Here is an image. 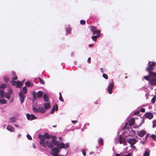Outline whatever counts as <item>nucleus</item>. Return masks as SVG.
<instances>
[{
  "instance_id": "34",
  "label": "nucleus",
  "mask_w": 156,
  "mask_h": 156,
  "mask_svg": "<svg viewBox=\"0 0 156 156\" xmlns=\"http://www.w3.org/2000/svg\"><path fill=\"white\" fill-rule=\"evenodd\" d=\"M38 78L39 79V81L41 84H45L44 81L42 79L39 77Z\"/></svg>"
},
{
  "instance_id": "58",
  "label": "nucleus",
  "mask_w": 156,
  "mask_h": 156,
  "mask_svg": "<svg viewBox=\"0 0 156 156\" xmlns=\"http://www.w3.org/2000/svg\"><path fill=\"white\" fill-rule=\"evenodd\" d=\"M143 123H141V124H140V125H138V126H134V128H137L138 127V126H140Z\"/></svg>"
},
{
  "instance_id": "44",
  "label": "nucleus",
  "mask_w": 156,
  "mask_h": 156,
  "mask_svg": "<svg viewBox=\"0 0 156 156\" xmlns=\"http://www.w3.org/2000/svg\"><path fill=\"white\" fill-rule=\"evenodd\" d=\"M50 138H52L53 139L52 140H55L56 138V137L55 136L51 135L50 136Z\"/></svg>"
},
{
  "instance_id": "1",
  "label": "nucleus",
  "mask_w": 156,
  "mask_h": 156,
  "mask_svg": "<svg viewBox=\"0 0 156 156\" xmlns=\"http://www.w3.org/2000/svg\"><path fill=\"white\" fill-rule=\"evenodd\" d=\"M46 143L48 147L50 148L54 147V145L60 149L63 148L67 149L69 147V144L68 143L66 144L63 143H59L58 141L54 140H52L51 141H46Z\"/></svg>"
},
{
  "instance_id": "39",
  "label": "nucleus",
  "mask_w": 156,
  "mask_h": 156,
  "mask_svg": "<svg viewBox=\"0 0 156 156\" xmlns=\"http://www.w3.org/2000/svg\"><path fill=\"white\" fill-rule=\"evenodd\" d=\"M103 142V139H102L101 138L99 139L98 141V142L101 145Z\"/></svg>"
},
{
  "instance_id": "55",
  "label": "nucleus",
  "mask_w": 156,
  "mask_h": 156,
  "mask_svg": "<svg viewBox=\"0 0 156 156\" xmlns=\"http://www.w3.org/2000/svg\"><path fill=\"white\" fill-rule=\"evenodd\" d=\"M140 111L142 112H145V109L144 108H142L141 109Z\"/></svg>"
},
{
  "instance_id": "47",
  "label": "nucleus",
  "mask_w": 156,
  "mask_h": 156,
  "mask_svg": "<svg viewBox=\"0 0 156 156\" xmlns=\"http://www.w3.org/2000/svg\"><path fill=\"white\" fill-rule=\"evenodd\" d=\"M4 80L6 83L8 82L9 81V79L7 77H4Z\"/></svg>"
},
{
  "instance_id": "63",
  "label": "nucleus",
  "mask_w": 156,
  "mask_h": 156,
  "mask_svg": "<svg viewBox=\"0 0 156 156\" xmlns=\"http://www.w3.org/2000/svg\"><path fill=\"white\" fill-rule=\"evenodd\" d=\"M21 136V135L20 134H19L17 135V137L20 138Z\"/></svg>"
},
{
  "instance_id": "43",
  "label": "nucleus",
  "mask_w": 156,
  "mask_h": 156,
  "mask_svg": "<svg viewBox=\"0 0 156 156\" xmlns=\"http://www.w3.org/2000/svg\"><path fill=\"white\" fill-rule=\"evenodd\" d=\"M71 29L70 28H67L66 29V32L68 33H69L71 32Z\"/></svg>"
},
{
  "instance_id": "21",
  "label": "nucleus",
  "mask_w": 156,
  "mask_h": 156,
  "mask_svg": "<svg viewBox=\"0 0 156 156\" xmlns=\"http://www.w3.org/2000/svg\"><path fill=\"white\" fill-rule=\"evenodd\" d=\"M50 106V104L49 102L44 103V108L47 109L49 108Z\"/></svg>"
},
{
  "instance_id": "19",
  "label": "nucleus",
  "mask_w": 156,
  "mask_h": 156,
  "mask_svg": "<svg viewBox=\"0 0 156 156\" xmlns=\"http://www.w3.org/2000/svg\"><path fill=\"white\" fill-rule=\"evenodd\" d=\"M150 150L149 149H147L144 153L143 156H149L150 155Z\"/></svg>"
},
{
  "instance_id": "54",
  "label": "nucleus",
  "mask_w": 156,
  "mask_h": 156,
  "mask_svg": "<svg viewBox=\"0 0 156 156\" xmlns=\"http://www.w3.org/2000/svg\"><path fill=\"white\" fill-rule=\"evenodd\" d=\"M133 144H132V145H130V147L131 148H133L134 149H136V148L133 145Z\"/></svg>"
},
{
  "instance_id": "26",
  "label": "nucleus",
  "mask_w": 156,
  "mask_h": 156,
  "mask_svg": "<svg viewBox=\"0 0 156 156\" xmlns=\"http://www.w3.org/2000/svg\"><path fill=\"white\" fill-rule=\"evenodd\" d=\"M23 94H26L27 91V89L26 87H24L23 88Z\"/></svg>"
},
{
  "instance_id": "36",
  "label": "nucleus",
  "mask_w": 156,
  "mask_h": 156,
  "mask_svg": "<svg viewBox=\"0 0 156 156\" xmlns=\"http://www.w3.org/2000/svg\"><path fill=\"white\" fill-rule=\"evenodd\" d=\"M33 96L34 98H35L37 97V93L35 91H33L32 92Z\"/></svg>"
},
{
  "instance_id": "2",
  "label": "nucleus",
  "mask_w": 156,
  "mask_h": 156,
  "mask_svg": "<svg viewBox=\"0 0 156 156\" xmlns=\"http://www.w3.org/2000/svg\"><path fill=\"white\" fill-rule=\"evenodd\" d=\"M148 64L149 66L146 68V70L150 74V73L153 72L152 71L154 70V66L156 65V62H149Z\"/></svg>"
},
{
  "instance_id": "32",
  "label": "nucleus",
  "mask_w": 156,
  "mask_h": 156,
  "mask_svg": "<svg viewBox=\"0 0 156 156\" xmlns=\"http://www.w3.org/2000/svg\"><path fill=\"white\" fill-rule=\"evenodd\" d=\"M5 96L6 98L9 99H10L11 98L10 94L8 93H6L5 95Z\"/></svg>"
},
{
  "instance_id": "27",
  "label": "nucleus",
  "mask_w": 156,
  "mask_h": 156,
  "mask_svg": "<svg viewBox=\"0 0 156 156\" xmlns=\"http://www.w3.org/2000/svg\"><path fill=\"white\" fill-rule=\"evenodd\" d=\"M10 122H14L16 121V119L14 117L10 118Z\"/></svg>"
},
{
  "instance_id": "48",
  "label": "nucleus",
  "mask_w": 156,
  "mask_h": 156,
  "mask_svg": "<svg viewBox=\"0 0 156 156\" xmlns=\"http://www.w3.org/2000/svg\"><path fill=\"white\" fill-rule=\"evenodd\" d=\"M59 100L62 102L64 101V100L62 96H59Z\"/></svg>"
},
{
  "instance_id": "24",
  "label": "nucleus",
  "mask_w": 156,
  "mask_h": 156,
  "mask_svg": "<svg viewBox=\"0 0 156 156\" xmlns=\"http://www.w3.org/2000/svg\"><path fill=\"white\" fill-rule=\"evenodd\" d=\"M4 90L2 89L0 90V96L3 98H4Z\"/></svg>"
},
{
  "instance_id": "61",
  "label": "nucleus",
  "mask_w": 156,
  "mask_h": 156,
  "mask_svg": "<svg viewBox=\"0 0 156 156\" xmlns=\"http://www.w3.org/2000/svg\"><path fill=\"white\" fill-rule=\"evenodd\" d=\"M27 137L28 139L29 140V134H27Z\"/></svg>"
},
{
  "instance_id": "29",
  "label": "nucleus",
  "mask_w": 156,
  "mask_h": 156,
  "mask_svg": "<svg viewBox=\"0 0 156 156\" xmlns=\"http://www.w3.org/2000/svg\"><path fill=\"white\" fill-rule=\"evenodd\" d=\"M6 87V84L3 83L0 85V89H5Z\"/></svg>"
},
{
  "instance_id": "12",
  "label": "nucleus",
  "mask_w": 156,
  "mask_h": 156,
  "mask_svg": "<svg viewBox=\"0 0 156 156\" xmlns=\"http://www.w3.org/2000/svg\"><path fill=\"white\" fill-rule=\"evenodd\" d=\"M128 142L132 145V144H134L136 143V140L134 138L130 139L128 140Z\"/></svg>"
},
{
  "instance_id": "46",
  "label": "nucleus",
  "mask_w": 156,
  "mask_h": 156,
  "mask_svg": "<svg viewBox=\"0 0 156 156\" xmlns=\"http://www.w3.org/2000/svg\"><path fill=\"white\" fill-rule=\"evenodd\" d=\"M156 121H153V128H154V127H156Z\"/></svg>"
},
{
  "instance_id": "6",
  "label": "nucleus",
  "mask_w": 156,
  "mask_h": 156,
  "mask_svg": "<svg viewBox=\"0 0 156 156\" xmlns=\"http://www.w3.org/2000/svg\"><path fill=\"white\" fill-rule=\"evenodd\" d=\"M114 87V83L112 81L110 83L108 88V91L109 94H111L112 93V90Z\"/></svg>"
},
{
  "instance_id": "60",
  "label": "nucleus",
  "mask_w": 156,
  "mask_h": 156,
  "mask_svg": "<svg viewBox=\"0 0 156 156\" xmlns=\"http://www.w3.org/2000/svg\"><path fill=\"white\" fill-rule=\"evenodd\" d=\"M72 122L73 123H76L77 122V121H76V120L72 121Z\"/></svg>"
},
{
  "instance_id": "18",
  "label": "nucleus",
  "mask_w": 156,
  "mask_h": 156,
  "mask_svg": "<svg viewBox=\"0 0 156 156\" xmlns=\"http://www.w3.org/2000/svg\"><path fill=\"white\" fill-rule=\"evenodd\" d=\"M40 145L43 147H46V143L45 141H40Z\"/></svg>"
},
{
  "instance_id": "22",
  "label": "nucleus",
  "mask_w": 156,
  "mask_h": 156,
  "mask_svg": "<svg viewBox=\"0 0 156 156\" xmlns=\"http://www.w3.org/2000/svg\"><path fill=\"white\" fill-rule=\"evenodd\" d=\"M43 98L44 101H45L47 102L48 101V100H49L48 97V95L47 94H44L43 95Z\"/></svg>"
},
{
  "instance_id": "3",
  "label": "nucleus",
  "mask_w": 156,
  "mask_h": 156,
  "mask_svg": "<svg viewBox=\"0 0 156 156\" xmlns=\"http://www.w3.org/2000/svg\"><path fill=\"white\" fill-rule=\"evenodd\" d=\"M118 141L120 144H122L124 146L126 145V138L125 137H123L121 135H119V136Z\"/></svg>"
},
{
  "instance_id": "56",
  "label": "nucleus",
  "mask_w": 156,
  "mask_h": 156,
  "mask_svg": "<svg viewBox=\"0 0 156 156\" xmlns=\"http://www.w3.org/2000/svg\"><path fill=\"white\" fill-rule=\"evenodd\" d=\"M140 113V112L139 111H137V112H135L134 113V114L135 115H138V114H139Z\"/></svg>"
},
{
  "instance_id": "33",
  "label": "nucleus",
  "mask_w": 156,
  "mask_h": 156,
  "mask_svg": "<svg viewBox=\"0 0 156 156\" xmlns=\"http://www.w3.org/2000/svg\"><path fill=\"white\" fill-rule=\"evenodd\" d=\"M55 111V110L56 111H57L58 109V106L57 105V104H56L55 105H54L53 106V107L52 108V109H53Z\"/></svg>"
},
{
  "instance_id": "57",
  "label": "nucleus",
  "mask_w": 156,
  "mask_h": 156,
  "mask_svg": "<svg viewBox=\"0 0 156 156\" xmlns=\"http://www.w3.org/2000/svg\"><path fill=\"white\" fill-rule=\"evenodd\" d=\"M54 111H55V110H54V108L53 109H52V110L51 111L50 113L51 114L53 113Z\"/></svg>"
},
{
  "instance_id": "64",
  "label": "nucleus",
  "mask_w": 156,
  "mask_h": 156,
  "mask_svg": "<svg viewBox=\"0 0 156 156\" xmlns=\"http://www.w3.org/2000/svg\"><path fill=\"white\" fill-rule=\"evenodd\" d=\"M120 156V154H117L115 155V156Z\"/></svg>"
},
{
  "instance_id": "4",
  "label": "nucleus",
  "mask_w": 156,
  "mask_h": 156,
  "mask_svg": "<svg viewBox=\"0 0 156 156\" xmlns=\"http://www.w3.org/2000/svg\"><path fill=\"white\" fill-rule=\"evenodd\" d=\"M89 28L90 31L93 33V35L96 34L97 33H100L101 31L100 30H97V27L93 26H90Z\"/></svg>"
},
{
  "instance_id": "8",
  "label": "nucleus",
  "mask_w": 156,
  "mask_h": 156,
  "mask_svg": "<svg viewBox=\"0 0 156 156\" xmlns=\"http://www.w3.org/2000/svg\"><path fill=\"white\" fill-rule=\"evenodd\" d=\"M151 84L152 85H156V77H151L150 80Z\"/></svg>"
},
{
  "instance_id": "59",
  "label": "nucleus",
  "mask_w": 156,
  "mask_h": 156,
  "mask_svg": "<svg viewBox=\"0 0 156 156\" xmlns=\"http://www.w3.org/2000/svg\"><path fill=\"white\" fill-rule=\"evenodd\" d=\"M124 156H131V154L129 153L128 154H127L125 155Z\"/></svg>"
},
{
  "instance_id": "40",
  "label": "nucleus",
  "mask_w": 156,
  "mask_h": 156,
  "mask_svg": "<svg viewBox=\"0 0 156 156\" xmlns=\"http://www.w3.org/2000/svg\"><path fill=\"white\" fill-rule=\"evenodd\" d=\"M103 77L104 78H105V79L107 80L108 79V76H107V75L106 74H103Z\"/></svg>"
},
{
  "instance_id": "23",
  "label": "nucleus",
  "mask_w": 156,
  "mask_h": 156,
  "mask_svg": "<svg viewBox=\"0 0 156 156\" xmlns=\"http://www.w3.org/2000/svg\"><path fill=\"white\" fill-rule=\"evenodd\" d=\"M22 83L20 82V81H18L16 82V87L17 88H20L22 87Z\"/></svg>"
},
{
  "instance_id": "53",
  "label": "nucleus",
  "mask_w": 156,
  "mask_h": 156,
  "mask_svg": "<svg viewBox=\"0 0 156 156\" xmlns=\"http://www.w3.org/2000/svg\"><path fill=\"white\" fill-rule=\"evenodd\" d=\"M26 115L27 119L28 120H29V114L27 113Z\"/></svg>"
},
{
  "instance_id": "37",
  "label": "nucleus",
  "mask_w": 156,
  "mask_h": 156,
  "mask_svg": "<svg viewBox=\"0 0 156 156\" xmlns=\"http://www.w3.org/2000/svg\"><path fill=\"white\" fill-rule=\"evenodd\" d=\"M16 81L14 80H11L10 81L11 84L12 86H15L16 85Z\"/></svg>"
},
{
  "instance_id": "16",
  "label": "nucleus",
  "mask_w": 156,
  "mask_h": 156,
  "mask_svg": "<svg viewBox=\"0 0 156 156\" xmlns=\"http://www.w3.org/2000/svg\"><path fill=\"white\" fill-rule=\"evenodd\" d=\"M43 95V93L42 91H39L37 93V98H41Z\"/></svg>"
},
{
  "instance_id": "14",
  "label": "nucleus",
  "mask_w": 156,
  "mask_h": 156,
  "mask_svg": "<svg viewBox=\"0 0 156 156\" xmlns=\"http://www.w3.org/2000/svg\"><path fill=\"white\" fill-rule=\"evenodd\" d=\"M12 80H17L18 79V77L16 75L15 72L12 71Z\"/></svg>"
},
{
  "instance_id": "20",
  "label": "nucleus",
  "mask_w": 156,
  "mask_h": 156,
  "mask_svg": "<svg viewBox=\"0 0 156 156\" xmlns=\"http://www.w3.org/2000/svg\"><path fill=\"white\" fill-rule=\"evenodd\" d=\"M38 111L41 113H44V112L45 110L43 107H39L38 109Z\"/></svg>"
},
{
  "instance_id": "35",
  "label": "nucleus",
  "mask_w": 156,
  "mask_h": 156,
  "mask_svg": "<svg viewBox=\"0 0 156 156\" xmlns=\"http://www.w3.org/2000/svg\"><path fill=\"white\" fill-rule=\"evenodd\" d=\"M7 103V101L4 99H2V100H0V103H1L2 104H5Z\"/></svg>"
},
{
  "instance_id": "42",
  "label": "nucleus",
  "mask_w": 156,
  "mask_h": 156,
  "mask_svg": "<svg viewBox=\"0 0 156 156\" xmlns=\"http://www.w3.org/2000/svg\"><path fill=\"white\" fill-rule=\"evenodd\" d=\"M86 22L85 20H82L80 21V23L82 25H84L85 24Z\"/></svg>"
},
{
  "instance_id": "52",
  "label": "nucleus",
  "mask_w": 156,
  "mask_h": 156,
  "mask_svg": "<svg viewBox=\"0 0 156 156\" xmlns=\"http://www.w3.org/2000/svg\"><path fill=\"white\" fill-rule=\"evenodd\" d=\"M12 90L11 89H10L9 90V94H12Z\"/></svg>"
},
{
  "instance_id": "62",
  "label": "nucleus",
  "mask_w": 156,
  "mask_h": 156,
  "mask_svg": "<svg viewBox=\"0 0 156 156\" xmlns=\"http://www.w3.org/2000/svg\"><path fill=\"white\" fill-rule=\"evenodd\" d=\"M33 84L32 83H31L30 82V87H32L33 86Z\"/></svg>"
},
{
  "instance_id": "5",
  "label": "nucleus",
  "mask_w": 156,
  "mask_h": 156,
  "mask_svg": "<svg viewBox=\"0 0 156 156\" xmlns=\"http://www.w3.org/2000/svg\"><path fill=\"white\" fill-rule=\"evenodd\" d=\"M57 148H53L51 151L53 152H51V154L53 155V156H64L63 155H59L58 153L59 152V150Z\"/></svg>"
},
{
  "instance_id": "9",
  "label": "nucleus",
  "mask_w": 156,
  "mask_h": 156,
  "mask_svg": "<svg viewBox=\"0 0 156 156\" xmlns=\"http://www.w3.org/2000/svg\"><path fill=\"white\" fill-rule=\"evenodd\" d=\"M129 126H132L134 125L135 123V118H130L128 121Z\"/></svg>"
},
{
  "instance_id": "41",
  "label": "nucleus",
  "mask_w": 156,
  "mask_h": 156,
  "mask_svg": "<svg viewBox=\"0 0 156 156\" xmlns=\"http://www.w3.org/2000/svg\"><path fill=\"white\" fill-rule=\"evenodd\" d=\"M151 137L153 140H156V135L154 134H152L151 135Z\"/></svg>"
},
{
  "instance_id": "50",
  "label": "nucleus",
  "mask_w": 156,
  "mask_h": 156,
  "mask_svg": "<svg viewBox=\"0 0 156 156\" xmlns=\"http://www.w3.org/2000/svg\"><path fill=\"white\" fill-rule=\"evenodd\" d=\"M82 152L84 156H85L86 155V152L85 150H83L82 151Z\"/></svg>"
},
{
  "instance_id": "11",
  "label": "nucleus",
  "mask_w": 156,
  "mask_h": 156,
  "mask_svg": "<svg viewBox=\"0 0 156 156\" xmlns=\"http://www.w3.org/2000/svg\"><path fill=\"white\" fill-rule=\"evenodd\" d=\"M145 117L149 119H152L153 117V115L152 113L151 112H147L145 115Z\"/></svg>"
},
{
  "instance_id": "17",
  "label": "nucleus",
  "mask_w": 156,
  "mask_h": 156,
  "mask_svg": "<svg viewBox=\"0 0 156 156\" xmlns=\"http://www.w3.org/2000/svg\"><path fill=\"white\" fill-rule=\"evenodd\" d=\"M38 137L41 140L40 141H44L46 140L45 136L41 135H38Z\"/></svg>"
},
{
  "instance_id": "45",
  "label": "nucleus",
  "mask_w": 156,
  "mask_h": 156,
  "mask_svg": "<svg viewBox=\"0 0 156 156\" xmlns=\"http://www.w3.org/2000/svg\"><path fill=\"white\" fill-rule=\"evenodd\" d=\"M33 111L35 112H37L38 111V109L35 107H33L32 108Z\"/></svg>"
},
{
  "instance_id": "31",
  "label": "nucleus",
  "mask_w": 156,
  "mask_h": 156,
  "mask_svg": "<svg viewBox=\"0 0 156 156\" xmlns=\"http://www.w3.org/2000/svg\"><path fill=\"white\" fill-rule=\"evenodd\" d=\"M44 136L45 137V139L47 138L48 139H49L50 138V136L47 133H45Z\"/></svg>"
},
{
  "instance_id": "30",
  "label": "nucleus",
  "mask_w": 156,
  "mask_h": 156,
  "mask_svg": "<svg viewBox=\"0 0 156 156\" xmlns=\"http://www.w3.org/2000/svg\"><path fill=\"white\" fill-rule=\"evenodd\" d=\"M150 75L151 77H156V73L154 72L150 73Z\"/></svg>"
},
{
  "instance_id": "25",
  "label": "nucleus",
  "mask_w": 156,
  "mask_h": 156,
  "mask_svg": "<svg viewBox=\"0 0 156 156\" xmlns=\"http://www.w3.org/2000/svg\"><path fill=\"white\" fill-rule=\"evenodd\" d=\"M36 119V117L35 116L32 114H30V120H32L34 119Z\"/></svg>"
},
{
  "instance_id": "51",
  "label": "nucleus",
  "mask_w": 156,
  "mask_h": 156,
  "mask_svg": "<svg viewBox=\"0 0 156 156\" xmlns=\"http://www.w3.org/2000/svg\"><path fill=\"white\" fill-rule=\"evenodd\" d=\"M87 62L89 63H90L91 62V58L90 57H89L87 60Z\"/></svg>"
},
{
  "instance_id": "49",
  "label": "nucleus",
  "mask_w": 156,
  "mask_h": 156,
  "mask_svg": "<svg viewBox=\"0 0 156 156\" xmlns=\"http://www.w3.org/2000/svg\"><path fill=\"white\" fill-rule=\"evenodd\" d=\"M25 85L27 87H29V81H28L25 83Z\"/></svg>"
},
{
  "instance_id": "15",
  "label": "nucleus",
  "mask_w": 156,
  "mask_h": 156,
  "mask_svg": "<svg viewBox=\"0 0 156 156\" xmlns=\"http://www.w3.org/2000/svg\"><path fill=\"white\" fill-rule=\"evenodd\" d=\"M7 129L9 131L13 132L14 130V128L12 126L9 125L7 127Z\"/></svg>"
},
{
  "instance_id": "10",
  "label": "nucleus",
  "mask_w": 156,
  "mask_h": 156,
  "mask_svg": "<svg viewBox=\"0 0 156 156\" xmlns=\"http://www.w3.org/2000/svg\"><path fill=\"white\" fill-rule=\"evenodd\" d=\"M146 133V131L142 130L138 132L137 133V135L140 137H142L144 136Z\"/></svg>"
},
{
  "instance_id": "38",
  "label": "nucleus",
  "mask_w": 156,
  "mask_h": 156,
  "mask_svg": "<svg viewBox=\"0 0 156 156\" xmlns=\"http://www.w3.org/2000/svg\"><path fill=\"white\" fill-rule=\"evenodd\" d=\"M156 97L155 96H154V97L152 99L151 101L153 104L155 102Z\"/></svg>"
},
{
  "instance_id": "7",
  "label": "nucleus",
  "mask_w": 156,
  "mask_h": 156,
  "mask_svg": "<svg viewBox=\"0 0 156 156\" xmlns=\"http://www.w3.org/2000/svg\"><path fill=\"white\" fill-rule=\"evenodd\" d=\"M23 94V91H20L19 92V98L21 103H23L24 101L25 96Z\"/></svg>"
},
{
  "instance_id": "13",
  "label": "nucleus",
  "mask_w": 156,
  "mask_h": 156,
  "mask_svg": "<svg viewBox=\"0 0 156 156\" xmlns=\"http://www.w3.org/2000/svg\"><path fill=\"white\" fill-rule=\"evenodd\" d=\"M96 35H94L92 36L91 38L94 41H96L97 39L99 38L101 35V34L100 33L96 34Z\"/></svg>"
},
{
  "instance_id": "28",
  "label": "nucleus",
  "mask_w": 156,
  "mask_h": 156,
  "mask_svg": "<svg viewBox=\"0 0 156 156\" xmlns=\"http://www.w3.org/2000/svg\"><path fill=\"white\" fill-rule=\"evenodd\" d=\"M144 79H145L146 80L148 81H150V80L151 79L150 78V76H149V75L144 76Z\"/></svg>"
}]
</instances>
